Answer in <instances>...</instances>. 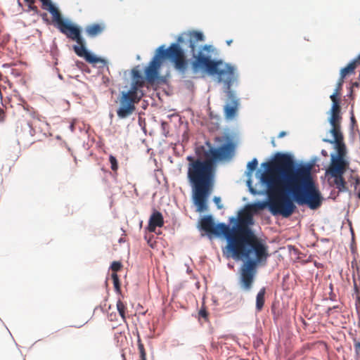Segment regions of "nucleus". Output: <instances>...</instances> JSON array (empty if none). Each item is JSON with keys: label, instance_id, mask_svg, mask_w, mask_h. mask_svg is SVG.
Masks as SVG:
<instances>
[{"label": "nucleus", "instance_id": "1", "mask_svg": "<svg viewBox=\"0 0 360 360\" xmlns=\"http://www.w3.org/2000/svg\"><path fill=\"white\" fill-rule=\"evenodd\" d=\"M264 166L266 171L262 174L261 181L266 186L269 201L257 202L250 209L262 210L268 206L272 214L287 218L296 209L293 200L311 210L321 205L323 198L313 179L310 165L295 167L290 155L278 154Z\"/></svg>", "mask_w": 360, "mask_h": 360}, {"label": "nucleus", "instance_id": "2", "mask_svg": "<svg viewBox=\"0 0 360 360\" xmlns=\"http://www.w3.org/2000/svg\"><path fill=\"white\" fill-rule=\"evenodd\" d=\"M254 224L249 210L241 213L231 228L229 226V244L226 248L231 257L245 259L239 269L238 284L245 292L251 291L259 265H265L269 256L266 242L251 229Z\"/></svg>", "mask_w": 360, "mask_h": 360}, {"label": "nucleus", "instance_id": "3", "mask_svg": "<svg viewBox=\"0 0 360 360\" xmlns=\"http://www.w3.org/2000/svg\"><path fill=\"white\" fill-rule=\"evenodd\" d=\"M215 143L221 145L217 148L212 147L210 141L205 145L196 148L195 153L198 157L205 159L187 156L188 162L187 177L193 188V200L197 206V211L203 212L207 209V200L213 189L216 174V162L229 159L233 157L235 145L226 136H216Z\"/></svg>", "mask_w": 360, "mask_h": 360}, {"label": "nucleus", "instance_id": "4", "mask_svg": "<svg viewBox=\"0 0 360 360\" xmlns=\"http://www.w3.org/2000/svg\"><path fill=\"white\" fill-rule=\"evenodd\" d=\"M186 35L188 37L186 41L183 37H179L177 41L179 44L188 45L190 49V52L194 58L192 63L193 68L195 70L205 68L210 74L217 75L219 80L224 83L227 91H231V86L236 79L234 68L229 64H226L224 68L220 69L219 66L223 65L222 61L211 59L210 53L214 50L211 45H205L198 53H195L197 44L204 40L202 32L193 31Z\"/></svg>", "mask_w": 360, "mask_h": 360}, {"label": "nucleus", "instance_id": "5", "mask_svg": "<svg viewBox=\"0 0 360 360\" xmlns=\"http://www.w3.org/2000/svg\"><path fill=\"white\" fill-rule=\"evenodd\" d=\"M169 59L174 63L175 68L180 71H184L188 65L184 50L179 44L173 43L168 49L165 46H160L155 56L145 69L146 79L150 84H153L158 78L160 70L162 65V59Z\"/></svg>", "mask_w": 360, "mask_h": 360}, {"label": "nucleus", "instance_id": "6", "mask_svg": "<svg viewBox=\"0 0 360 360\" xmlns=\"http://www.w3.org/2000/svg\"><path fill=\"white\" fill-rule=\"evenodd\" d=\"M131 77L130 89L127 91H122L120 94V107L117 110V115L120 119L127 118L132 115L136 110V104L139 103L144 95L141 89L145 86L146 78L136 68L131 70Z\"/></svg>", "mask_w": 360, "mask_h": 360}, {"label": "nucleus", "instance_id": "7", "mask_svg": "<svg viewBox=\"0 0 360 360\" xmlns=\"http://www.w3.org/2000/svg\"><path fill=\"white\" fill-rule=\"evenodd\" d=\"M53 22L61 33L78 44L73 46L74 51L78 56L84 58L86 62L91 64L101 63L105 65L107 63L105 60L96 57L86 49L85 42L81 36L80 30L77 27L68 20H64L61 15Z\"/></svg>", "mask_w": 360, "mask_h": 360}, {"label": "nucleus", "instance_id": "8", "mask_svg": "<svg viewBox=\"0 0 360 360\" xmlns=\"http://www.w3.org/2000/svg\"><path fill=\"white\" fill-rule=\"evenodd\" d=\"M341 120L342 118H336L333 121L332 118H329V122L332 126L330 132L333 136L334 140L324 139L323 141L330 143H335V148L338 151V156H335V158L344 160V156L346 153V148L343 142V136L340 131Z\"/></svg>", "mask_w": 360, "mask_h": 360}, {"label": "nucleus", "instance_id": "9", "mask_svg": "<svg viewBox=\"0 0 360 360\" xmlns=\"http://www.w3.org/2000/svg\"><path fill=\"white\" fill-rule=\"evenodd\" d=\"M200 227L202 230L207 233H212L215 236H224L229 244V225L224 223L215 224L212 216L204 217L200 221Z\"/></svg>", "mask_w": 360, "mask_h": 360}, {"label": "nucleus", "instance_id": "10", "mask_svg": "<svg viewBox=\"0 0 360 360\" xmlns=\"http://www.w3.org/2000/svg\"><path fill=\"white\" fill-rule=\"evenodd\" d=\"M344 83V78H342L340 77L339 80L338 82L336 88L335 89L334 93L330 96L333 105L330 109V118H332V120H335L336 118H342L340 115V101L338 98V96L340 94V91L342 88V85Z\"/></svg>", "mask_w": 360, "mask_h": 360}, {"label": "nucleus", "instance_id": "11", "mask_svg": "<svg viewBox=\"0 0 360 360\" xmlns=\"http://www.w3.org/2000/svg\"><path fill=\"white\" fill-rule=\"evenodd\" d=\"M227 103L224 105V115L226 119L231 120L234 118L237 114L238 101L234 93L231 91H226Z\"/></svg>", "mask_w": 360, "mask_h": 360}, {"label": "nucleus", "instance_id": "12", "mask_svg": "<svg viewBox=\"0 0 360 360\" xmlns=\"http://www.w3.org/2000/svg\"><path fill=\"white\" fill-rule=\"evenodd\" d=\"M347 163L341 158H335V155H331V163L327 172L332 176L344 174L346 171Z\"/></svg>", "mask_w": 360, "mask_h": 360}, {"label": "nucleus", "instance_id": "13", "mask_svg": "<svg viewBox=\"0 0 360 360\" xmlns=\"http://www.w3.org/2000/svg\"><path fill=\"white\" fill-rule=\"evenodd\" d=\"M164 225V219L161 212L154 211L150 217L147 229L149 232H155L157 227Z\"/></svg>", "mask_w": 360, "mask_h": 360}, {"label": "nucleus", "instance_id": "14", "mask_svg": "<svg viewBox=\"0 0 360 360\" xmlns=\"http://www.w3.org/2000/svg\"><path fill=\"white\" fill-rule=\"evenodd\" d=\"M360 64V55L352 61L350 63L347 65V66L342 68L340 71V77L342 78H345L347 75H352L354 73V70L358 65Z\"/></svg>", "mask_w": 360, "mask_h": 360}, {"label": "nucleus", "instance_id": "15", "mask_svg": "<svg viewBox=\"0 0 360 360\" xmlns=\"http://www.w3.org/2000/svg\"><path fill=\"white\" fill-rule=\"evenodd\" d=\"M42 3L44 9L48 10L52 15L53 21L60 15L58 9L52 4L51 0H39Z\"/></svg>", "mask_w": 360, "mask_h": 360}, {"label": "nucleus", "instance_id": "16", "mask_svg": "<svg viewBox=\"0 0 360 360\" xmlns=\"http://www.w3.org/2000/svg\"><path fill=\"white\" fill-rule=\"evenodd\" d=\"M352 297L355 300V307L357 312H360V287L357 285L355 278H353Z\"/></svg>", "mask_w": 360, "mask_h": 360}, {"label": "nucleus", "instance_id": "17", "mask_svg": "<svg viewBox=\"0 0 360 360\" xmlns=\"http://www.w3.org/2000/svg\"><path fill=\"white\" fill-rule=\"evenodd\" d=\"M266 293V288L264 287L262 288L258 292L256 296V309L257 311H262L264 305V296Z\"/></svg>", "mask_w": 360, "mask_h": 360}, {"label": "nucleus", "instance_id": "18", "mask_svg": "<svg viewBox=\"0 0 360 360\" xmlns=\"http://www.w3.org/2000/svg\"><path fill=\"white\" fill-rule=\"evenodd\" d=\"M103 30V27L99 24H93L86 27V32L90 37H96L100 34Z\"/></svg>", "mask_w": 360, "mask_h": 360}, {"label": "nucleus", "instance_id": "19", "mask_svg": "<svg viewBox=\"0 0 360 360\" xmlns=\"http://www.w3.org/2000/svg\"><path fill=\"white\" fill-rule=\"evenodd\" d=\"M334 178V184L336 186V188L340 191H343L345 190L346 186V182L343 178V174H339L336 176H332Z\"/></svg>", "mask_w": 360, "mask_h": 360}, {"label": "nucleus", "instance_id": "20", "mask_svg": "<svg viewBox=\"0 0 360 360\" xmlns=\"http://www.w3.org/2000/svg\"><path fill=\"white\" fill-rule=\"evenodd\" d=\"M117 309L119 312L120 316H121L122 321L124 322H126L127 317H126V311H127V307L124 302H122L120 300H117Z\"/></svg>", "mask_w": 360, "mask_h": 360}, {"label": "nucleus", "instance_id": "21", "mask_svg": "<svg viewBox=\"0 0 360 360\" xmlns=\"http://www.w3.org/2000/svg\"><path fill=\"white\" fill-rule=\"evenodd\" d=\"M111 277H112V280L113 282L115 290L117 293L120 294L121 293V286H120V282L118 275L115 273H112Z\"/></svg>", "mask_w": 360, "mask_h": 360}, {"label": "nucleus", "instance_id": "22", "mask_svg": "<svg viewBox=\"0 0 360 360\" xmlns=\"http://www.w3.org/2000/svg\"><path fill=\"white\" fill-rule=\"evenodd\" d=\"M122 268V264L121 263V262H119V261H114L112 262V264L110 265L111 270L113 271V273H115V274H117V271L121 270Z\"/></svg>", "mask_w": 360, "mask_h": 360}, {"label": "nucleus", "instance_id": "23", "mask_svg": "<svg viewBox=\"0 0 360 360\" xmlns=\"http://www.w3.org/2000/svg\"><path fill=\"white\" fill-rule=\"evenodd\" d=\"M109 161L110 162V165H111V169L112 171L114 172H116L118 169V164H117V159L115 157H114L113 155H110L109 157Z\"/></svg>", "mask_w": 360, "mask_h": 360}, {"label": "nucleus", "instance_id": "24", "mask_svg": "<svg viewBox=\"0 0 360 360\" xmlns=\"http://www.w3.org/2000/svg\"><path fill=\"white\" fill-rule=\"evenodd\" d=\"M355 360H360V342L354 340Z\"/></svg>", "mask_w": 360, "mask_h": 360}, {"label": "nucleus", "instance_id": "25", "mask_svg": "<svg viewBox=\"0 0 360 360\" xmlns=\"http://www.w3.org/2000/svg\"><path fill=\"white\" fill-rule=\"evenodd\" d=\"M258 165V162L256 158H254L252 161L248 164V169L250 172H253Z\"/></svg>", "mask_w": 360, "mask_h": 360}, {"label": "nucleus", "instance_id": "26", "mask_svg": "<svg viewBox=\"0 0 360 360\" xmlns=\"http://www.w3.org/2000/svg\"><path fill=\"white\" fill-rule=\"evenodd\" d=\"M138 349H139V356L146 355V350H145V348H144V345L142 343L140 338H139V339H138Z\"/></svg>", "mask_w": 360, "mask_h": 360}, {"label": "nucleus", "instance_id": "27", "mask_svg": "<svg viewBox=\"0 0 360 360\" xmlns=\"http://www.w3.org/2000/svg\"><path fill=\"white\" fill-rule=\"evenodd\" d=\"M199 316L205 319L208 317V313L205 308H201L199 311Z\"/></svg>", "mask_w": 360, "mask_h": 360}, {"label": "nucleus", "instance_id": "28", "mask_svg": "<svg viewBox=\"0 0 360 360\" xmlns=\"http://www.w3.org/2000/svg\"><path fill=\"white\" fill-rule=\"evenodd\" d=\"M338 306H334L333 307H329L326 311L327 314L328 316H330L333 311H335V309H338Z\"/></svg>", "mask_w": 360, "mask_h": 360}, {"label": "nucleus", "instance_id": "29", "mask_svg": "<svg viewBox=\"0 0 360 360\" xmlns=\"http://www.w3.org/2000/svg\"><path fill=\"white\" fill-rule=\"evenodd\" d=\"M214 202L217 204L219 209H221L222 206L220 205L221 199L219 197H214Z\"/></svg>", "mask_w": 360, "mask_h": 360}, {"label": "nucleus", "instance_id": "30", "mask_svg": "<svg viewBox=\"0 0 360 360\" xmlns=\"http://www.w3.org/2000/svg\"><path fill=\"white\" fill-rule=\"evenodd\" d=\"M117 314L116 313H110L108 314V319L110 321H116Z\"/></svg>", "mask_w": 360, "mask_h": 360}, {"label": "nucleus", "instance_id": "31", "mask_svg": "<svg viewBox=\"0 0 360 360\" xmlns=\"http://www.w3.org/2000/svg\"><path fill=\"white\" fill-rule=\"evenodd\" d=\"M4 117V111L0 108V121H3Z\"/></svg>", "mask_w": 360, "mask_h": 360}, {"label": "nucleus", "instance_id": "32", "mask_svg": "<svg viewBox=\"0 0 360 360\" xmlns=\"http://www.w3.org/2000/svg\"><path fill=\"white\" fill-rule=\"evenodd\" d=\"M286 135V132L285 131H281L278 136V138H283V136H285Z\"/></svg>", "mask_w": 360, "mask_h": 360}, {"label": "nucleus", "instance_id": "33", "mask_svg": "<svg viewBox=\"0 0 360 360\" xmlns=\"http://www.w3.org/2000/svg\"><path fill=\"white\" fill-rule=\"evenodd\" d=\"M271 145H272L273 147H276V146L274 138H273L271 139Z\"/></svg>", "mask_w": 360, "mask_h": 360}, {"label": "nucleus", "instance_id": "34", "mask_svg": "<svg viewBox=\"0 0 360 360\" xmlns=\"http://www.w3.org/2000/svg\"><path fill=\"white\" fill-rule=\"evenodd\" d=\"M139 360H146V355L139 356Z\"/></svg>", "mask_w": 360, "mask_h": 360}, {"label": "nucleus", "instance_id": "35", "mask_svg": "<svg viewBox=\"0 0 360 360\" xmlns=\"http://www.w3.org/2000/svg\"><path fill=\"white\" fill-rule=\"evenodd\" d=\"M233 42V40L232 39H229V40H227L226 41V44L228 46H230L231 44V43Z\"/></svg>", "mask_w": 360, "mask_h": 360}, {"label": "nucleus", "instance_id": "36", "mask_svg": "<svg viewBox=\"0 0 360 360\" xmlns=\"http://www.w3.org/2000/svg\"><path fill=\"white\" fill-rule=\"evenodd\" d=\"M352 86H355V87H359V84L358 82H354V83H353Z\"/></svg>", "mask_w": 360, "mask_h": 360}, {"label": "nucleus", "instance_id": "37", "mask_svg": "<svg viewBox=\"0 0 360 360\" xmlns=\"http://www.w3.org/2000/svg\"><path fill=\"white\" fill-rule=\"evenodd\" d=\"M359 182H360V181H359V179H356V184H358Z\"/></svg>", "mask_w": 360, "mask_h": 360}, {"label": "nucleus", "instance_id": "38", "mask_svg": "<svg viewBox=\"0 0 360 360\" xmlns=\"http://www.w3.org/2000/svg\"><path fill=\"white\" fill-rule=\"evenodd\" d=\"M322 153H323L324 155H326V152H324L323 150L322 151Z\"/></svg>", "mask_w": 360, "mask_h": 360}, {"label": "nucleus", "instance_id": "39", "mask_svg": "<svg viewBox=\"0 0 360 360\" xmlns=\"http://www.w3.org/2000/svg\"><path fill=\"white\" fill-rule=\"evenodd\" d=\"M322 153H323L324 155H326V152H324L323 150L322 151Z\"/></svg>", "mask_w": 360, "mask_h": 360}, {"label": "nucleus", "instance_id": "40", "mask_svg": "<svg viewBox=\"0 0 360 360\" xmlns=\"http://www.w3.org/2000/svg\"><path fill=\"white\" fill-rule=\"evenodd\" d=\"M358 197L360 198V191L358 193Z\"/></svg>", "mask_w": 360, "mask_h": 360}]
</instances>
